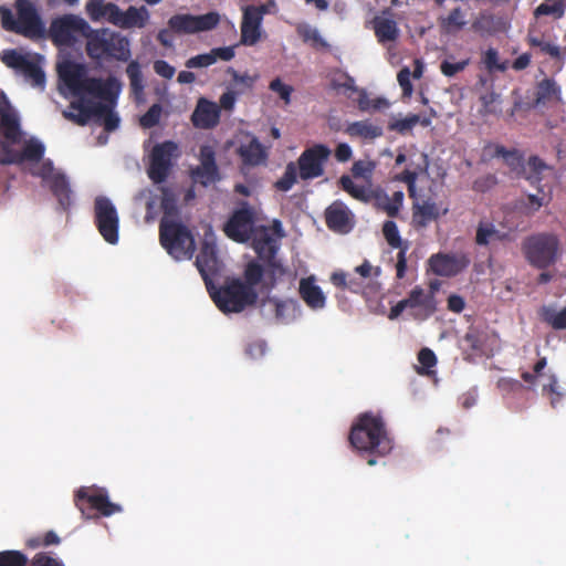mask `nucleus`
Returning <instances> with one entry per match:
<instances>
[{"mask_svg":"<svg viewBox=\"0 0 566 566\" xmlns=\"http://www.w3.org/2000/svg\"><path fill=\"white\" fill-rule=\"evenodd\" d=\"M382 233L391 248H400L401 240L397 224L394 221L388 220L384 223Z\"/></svg>","mask_w":566,"mask_h":566,"instance_id":"obj_62","label":"nucleus"},{"mask_svg":"<svg viewBox=\"0 0 566 566\" xmlns=\"http://www.w3.org/2000/svg\"><path fill=\"white\" fill-rule=\"evenodd\" d=\"M45 148L44 145L35 139H30L23 146L22 151L20 153L19 164L28 160L39 163L42 160Z\"/></svg>","mask_w":566,"mask_h":566,"instance_id":"obj_43","label":"nucleus"},{"mask_svg":"<svg viewBox=\"0 0 566 566\" xmlns=\"http://www.w3.org/2000/svg\"><path fill=\"white\" fill-rule=\"evenodd\" d=\"M297 180V167L294 163H289L285 167L283 176L274 184V187L280 191H289Z\"/></svg>","mask_w":566,"mask_h":566,"instance_id":"obj_48","label":"nucleus"},{"mask_svg":"<svg viewBox=\"0 0 566 566\" xmlns=\"http://www.w3.org/2000/svg\"><path fill=\"white\" fill-rule=\"evenodd\" d=\"M126 74L129 78L133 93L136 95L142 94L144 90V83L139 63L137 61H130L126 67Z\"/></svg>","mask_w":566,"mask_h":566,"instance_id":"obj_45","label":"nucleus"},{"mask_svg":"<svg viewBox=\"0 0 566 566\" xmlns=\"http://www.w3.org/2000/svg\"><path fill=\"white\" fill-rule=\"evenodd\" d=\"M0 128L3 137L11 144L20 142V124L17 114H2L0 116Z\"/></svg>","mask_w":566,"mask_h":566,"instance_id":"obj_36","label":"nucleus"},{"mask_svg":"<svg viewBox=\"0 0 566 566\" xmlns=\"http://www.w3.org/2000/svg\"><path fill=\"white\" fill-rule=\"evenodd\" d=\"M465 24V14L460 7L452 9L447 17L439 19V25L447 34H454L461 31Z\"/></svg>","mask_w":566,"mask_h":566,"instance_id":"obj_34","label":"nucleus"},{"mask_svg":"<svg viewBox=\"0 0 566 566\" xmlns=\"http://www.w3.org/2000/svg\"><path fill=\"white\" fill-rule=\"evenodd\" d=\"M263 272V268L260 263L255 261L249 262L244 270L245 282L243 283L254 289V286L261 282Z\"/></svg>","mask_w":566,"mask_h":566,"instance_id":"obj_53","label":"nucleus"},{"mask_svg":"<svg viewBox=\"0 0 566 566\" xmlns=\"http://www.w3.org/2000/svg\"><path fill=\"white\" fill-rule=\"evenodd\" d=\"M429 168L428 156L420 154V161H410L406 169L395 176V180L407 185L408 195L412 202V222L415 226L424 228L431 221L440 217L439 206L430 198L423 201L419 200L417 193V179L419 175L427 174Z\"/></svg>","mask_w":566,"mask_h":566,"instance_id":"obj_3","label":"nucleus"},{"mask_svg":"<svg viewBox=\"0 0 566 566\" xmlns=\"http://www.w3.org/2000/svg\"><path fill=\"white\" fill-rule=\"evenodd\" d=\"M526 39L528 45L536 49L538 54L547 55L555 62L564 61V54L560 46L548 41L544 33L528 31Z\"/></svg>","mask_w":566,"mask_h":566,"instance_id":"obj_27","label":"nucleus"},{"mask_svg":"<svg viewBox=\"0 0 566 566\" xmlns=\"http://www.w3.org/2000/svg\"><path fill=\"white\" fill-rule=\"evenodd\" d=\"M551 167L538 156H530L525 170H522L524 178L533 186H538L543 180V174Z\"/></svg>","mask_w":566,"mask_h":566,"instance_id":"obj_31","label":"nucleus"},{"mask_svg":"<svg viewBox=\"0 0 566 566\" xmlns=\"http://www.w3.org/2000/svg\"><path fill=\"white\" fill-rule=\"evenodd\" d=\"M346 133L352 137L375 139L382 135V128L369 120H358L349 124L346 128Z\"/></svg>","mask_w":566,"mask_h":566,"instance_id":"obj_32","label":"nucleus"},{"mask_svg":"<svg viewBox=\"0 0 566 566\" xmlns=\"http://www.w3.org/2000/svg\"><path fill=\"white\" fill-rule=\"evenodd\" d=\"M472 30L479 33L491 34L495 32V18L490 13H481L473 22Z\"/></svg>","mask_w":566,"mask_h":566,"instance_id":"obj_50","label":"nucleus"},{"mask_svg":"<svg viewBox=\"0 0 566 566\" xmlns=\"http://www.w3.org/2000/svg\"><path fill=\"white\" fill-rule=\"evenodd\" d=\"M560 101V87L554 78L545 77L535 88V106H548Z\"/></svg>","mask_w":566,"mask_h":566,"instance_id":"obj_28","label":"nucleus"},{"mask_svg":"<svg viewBox=\"0 0 566 566\" xmlns=\"http://www.w3.org/2000/svg\"><path fill=\"white\" fill-rule=\"evenodd\" d=\"M191 178L200 185L207 187L220 180L218 167L201 164L191 169Z\"/></svg>","mask_w":566,"mask_h":566,"instance_id":"obj_38","label":"nucleus"},{"mask_svg":"<svg viewBox=\"0 0 566 566\" xmlns=\"http://www.w3.org/2000/svg\"><path fill=\"white\" fill-rule=\"evenodd\" d=\"M543 394L551 396V405L556 408L557 402L560 400L562 392L558 390V381L555 375L548 376V381L543 385Z\"/></svg>","mask_w":566,"mask_h":566,"instance_id":"obj_63","label":"nucleus"},{"mask_svg":"<svg viewBox=\"0 0 566 566\" xmlns=\"http://www.w3.org/2000/svg\"><path fill=\"white\" fill-rule=\"evenodd\" d=\"M86 53L92 60L127 61L130 57L129 41L108 29L92 30L86 34Z\"/></svg>","mask_w":566,"mask_h":566,"instance_id":"obj_5","label":"nucleus"},{"mask_svg":"<svg viewBox=\"0 0 566 566\" xmlns=\"http://www.w3.org/2000/svg\"><path fill=\"white\" fill-rule=\"evenodd\" d=\"M20 153L11 147L10 142L0 140V165L19 164Z\"/></svg>","mask_w":566,"mask_h":566,"instance_id":"obj_59","label":"nucleus"},{"mask_svg":"<svg viewBox=\"0 0 566 566\" xmlns=\"http://www.w3.org/2000/svg\"><path fill=\"white\" fill-rule=\"evenodd\" d=\"M115 105L104 104V111L96 114L95 123L103 126L106 132H114L119 126V117L114 112Z\"/></svg>","mask_w":566,"mask_h":566,"instance_id":"obj_42","label":"nucleus"},{"mask_svg":"<svg viewBox=\"0 0 566 566\" xmlns=\"http://www.w3.org/2000/svg\"><path fill=\"white\" fill-rule=\"evenodd\" d=\"M352 212L347 206L336 200L325 210V223L334 232L348 233L353 228Z\"/></svg>","mask_w":566,"mask_h":566,"instance_id":"obj_22","label":"nucleus"},{"mask_svg":"<svg viewBox=\"0 0 566 566\" xmlns=\"http://www.w3.org/2000/svg\"><path fill=\"white\" fill-rule=\"evenodd\" d=\"M32 175L42 179L43 185L50 189L62 210L67 211L70 209L72 206V189L69 178L54 167L51 159L42 160L39 168L32 171Z\"/></svg>","mask_w":566,"mask_h":566,"instance_id":"obj_7","label":"nucleus"},{"mask_svg":"<svg viewBox=\"0 0 566 566\" xmlns=\"http://www.w3.org/2000/svg\"><path fill=\"white\" fill-rule=\"evenodd\" d=\"M220 250H200L196 255V266L205 281L207 290L213 289V277L221 276L226 271V264L219 255Z\"/></svg>","mask_w":566,"mask_h":566,"instance_id":"obj_18","label":"nucleus"},{"mask_svg":"<svg viewBox=\"0 0 566 566\" xmlns=\"http://www.w3.org/2000/svg\"><path fill=\"white\" fill-rule=\"evenodd\" d=\"M29 57L15 50H6L1 54V61L10 69L18 72L23 67Z\"/></svg>","mask_w":566,"mask_h":566,"instance_id":"obj_52","label":"nucleus"},{"mask_svg":"<svg viewBox=\"0 0 566 566\" xmlns=\"http://www.w3.org/2000/svg\"><path fill=\"white\" fill-rule=\"evenodd\" d=\"M269 12L266 4L245 6L241 21V43L254 45L261 39V27L264 15Z\"/></svg>","mask_w":566,"mask_h":566,"instance_id":"obj_17","label":"nucleus"},{"mask_svg":"<svg viewBox=\"0 0 566 566\" xmlns=\"http://www.w3.org/2000/svg\"><path fill=\"white\" fill-rule=\"evenodd\" d=\"M219 120L220 109L218 105L205 97L199 98L191 115L193 126L200 129H211L218 125Z\"/></svg>","mask_w":566,"mask_h":566,"instance_id":"obj_24","label":"nucleus"},{"mask_svg":"<svg viewBox=\"0 0 566 566\" xmlns=\"http://www.w3.org/2000/svg\"><path fill=\"white\" fill-rule=\"evenodd\" d=\"M469 263L470 260L463 253L438 252L429 259L430 270L440 276H454Z\"/></svg>","mask_w":566,"mask_h":566,"instance_id":"obj_19","label":"nucleus"},{"mask_svg":"<svg viewBox=\"0 0 566 566\" xmlns=\"http://www.w3.org/2000/svg\"><path fill=\"white\" fill-rule=\"evenodd\" d=\"M126 74L129 78L133 93L136 95L142 94L144 90V83L139 63L137 61H130L126 67Z\"/></svg>","mask_w":566,"mask_h":566,"instance_id":"obj_46","label":"nucleus"},{"mask_svg":"<svg viewBox=\"0 0 566 566\" xmlns=\"http://www.w3.org/2000/svg\"><path fill=\"white\" fill-rule=\"evenodd\" d=\"M491 234H494V224L490 222H480L475 241L479 245L491 244Z\"/></svg>","mask_w":566,"mask_h":566,"instance_id":"obj_64","label":"nucleus"},{"mask_svg":"<svg viewBox=\"0 0 566 566\" xmlns=\"http://www.w3.org/2000/svg\"><path fill=\"white\" fill-rule=\"evenodd\" d=\"M557 250H526L527 261L537 269H546L556 260Z\"/></svg>","mask_w":566,"mask_h":566,"instance_id":"obj_41","label":"nucleus"},{"mask_svg":"<svg viewBox=\"0 0 566 566\" xmlns=\"http://www.w3.org/2000/svg\"><path fill=\"white\" fill-rule=\"evenodd\" d=\"M298 294L306 306L313 311H319L326 306V295L316 284L314 275L300 280Z\"/></svg>","mask_w":566,"mask_h":566,"instance_id":"obj_25","label":"nucleus"},{"mask_svg":"<svg viewBox=\"0 0 566 566\" xmlns=\"http://www.w3.org/2000/svg\"><path fill=\"white\" fill-rule=\"evenodd\" d=\"M159 241L163 248H195V239L190 229L175 218H161Z\"/></svg>","mask_w":566,"mask_h":566,"instance_id":"obj_14","label":"nucleus"},{"mask_svg":"<svg viewBox=\"0 0 566 566\" xmlns=\"http://www.w3.org/2000/svg\"><path fill=\"white\" fill-rule=\"evenodd\" d=\"M20 73L32 84V86L44 88L45 73L39 62L29 59L20 70Z\"/></svg>","mask_w":566,"mask_h":566,"instance_id":"obj_37","label":"nucleus"},{"mask_svg":"<svg viewBox=\"0 0 566 566\" xmlns=\"http://www.w3.org/2000/svg\"><path fill=\"white\" fill-rule=\"evenodd\" d=\"M78 99L72 101L69 111L63 113L64 117L78 126L87 125L92 119L95 120L96 114L104 111V104L77 96Z\"/></svg>","mask_w":566,"mask_h":566,"instance_id":"obj_20","label":"nucleus"},{"mask_svg":"<svg viewBox=\"0 0 566 566\" xmlns=\"http://www.w3.org/2000/svg\"><path fill=\"white\" fill-rule=\"evenodd\" d=\"M558 238L553 233H538L525 242L523 248H558Z\"/></svg>","mask_w":566,"mask_h":566,"instance_id":"obj_47","label":"nucleus"},{"mask_svg":"<svg viewBox=\"0 0 566 566\" xmlns=\"http://www.w3.org/2000/svg\"><path fill=\"white\" fill-rule=\"evenodd\" d=\"M74 503L86 517H91L88 511H97L103 516L122 512L120 505L111 502L105 492L91 488L78 489L74 496Z\"/></svg>","mask_w":566,"mask_h":566,"instance_id":"obj_11","label":"nucleus"},{"mask_svg":"<svg viewBox=\"0 0 566 566\" xmlns=\"http://www.w3.org/2000/svg\"><path fill=\"white\" fill-rule=\"evenodd\" d=\"M90 29V24L83 18L75 14H64L52 20L49 35L55 45L69 46L74 44L77 35L86 38Z\"/></svg>","mask_w":566,"mask_h":566,"instance_id":"obj_10","label":"nucleus"},{"mask_svg":"<svg viewBox=\"0 0 566 566\" xmlns=\"http://www.w3.org/2000/svg\"><path fill=\"white\" fill-rule=\"evenodd\" d=\"M494 156L503 158L505 165L512 171L520 174L522 170H525L524 156L518 149H506L502 145H496Z\"/></svg>","mask_w":566,"mask_h":566,"instance_id":"obj_35","label":"nucleus"},{"mask_svg":"<svg viewBox=\"0 0 566 566\" xmlns=\"http://www.w3.org/2000/svg\"><path fill=\"white\" fill-rule=\"evenodd\" d=\"M28 557L20 551L0 552V566H27Z\"/></svg>","mask_w":566,"mask_h":566,"instance_id":"obj_51","label":"nucleus"},{"mask_svg":"<svg viewBox=\"0 0 566 566\" xmlns=\"http://www.w3.org/2000/svg\"><path fill=\"white\" fill-rule=\"evenodd\" d=\"M375 168L376 164L371 160H357L352 166V175L354 178H363L370 181Z\"/></svg>","mask_w":566,"mask_h":566,"instance_id":"obj_55","label":"nucleus"},{"mask_svg":"<svg viewBox=\"0 0 566 566\" xmlns=\"http://www.w3.org/2000/svg\"><path fill=\"white\" fill-rule=\"evenodd\" d=\"M348 441L370 467L377 463V458L386 457L394 449L392 439L389 437L382 417L373 411H366L356 417Z\"/></svg>","mask_w":566,"mask_h":566,"instance_id":"obj_1","label":"nucleus"},{"mask_svg":"<svg viewBox=\"0 0 566 566\" xmlns=\"http://www.w3.org/2000/svg\"><path fill=\"white\" fill-rule=\"evenodd\" d=\"M248 140L241 142L235 153L242 167L253 168L265 165L269 158L266 147L254 135L247 134Z\"/></svg>","mask_w":566,"mask_h":566,"instance_id":"obj_21","label":"nucleus"},{"mask_svg":"<svg viewBox=\"0 0 566 566\" xmlns=\"http://www.w3.org/2000/svg\"><path fill=\"white\" fill-rule=\"evenodd\" d=\"M406 310L410 311V315L416 319H427L437 311V301L433 291H424L420 286L413 287L408 297L399 301L390 308L389 319H396Z\"/></svg>","mask_w":566,"mask_h":566,"instance_id":"obj_8","label":"nucleus"},{"mask_svg":"<svg viewBox=\"0 0 566 566\" xmlns=\"http://www.w3.org/2000/svg\"><path fill=\"white\" fill-rule=\"evenodd\" d=\"M29 566H65V564L48 552H39L32 557Z\"/></svg>","mask_w":566,"mask_h":566,"instance_id":"obj_61","label":"nucleus"},{"mask_svg":"<svg viewBox=\"0 0 566 566\" xmlns=\"http://www.w3.org/2000/svg\"><path fill=\"white\" fill-rule=\"evenodd\" d=\"M418 361L421 365L418 373L421 375H429L431 373V368L437 364V356L433 350L428 347H423L418 353Z\"/></svg>","mask_w":566,"mask_h":566,"instance_id":"obj_54","label":"nucleus"},{"mask_svg":"<svg viewBox=\"0 0 566 566\" xmlns=\"http://www.w3.org/2000/svg\"><path fill=\"white\" fill-rule=\"evenodd\" d=\"M284 235L281 221L275 219L271 224H255L250 240L252 248H276Z\"/></svg>","mask_w":566,"mask_h":566,"instance_id":"obj_23","label":"nucleus"},{"mask_svg":"<svg viewBox=\"0 0 566 566\" xmlns=\"http://www.w3.org/2000/svg\"><path fill=\"white\" fill-rule=\"evenodd\" d=\"M331 283L342 290L349 291L353 293H360L364 287L361 279L355 277L353 274L346 273L342 270L334 271L329 277Z\"/></svg>","mask_w":566,"mask_h":566,"instance_id":"obj_30","label":"nucleus"},{"mask_svg":"<svg viewBox=\"0 0 566 566\" xmlns=\"http://www.w3.org/2000/svg\"><path fill=\"white\" fill-rule=\"evenodd\" d=\"M163 107L159 103L153 104L148 111L140 117L139 124L143 128H151L159 124Z\"/></svg>","mask_w":566,"mask_h":566,"instance_id":"obj_56","label":"nucleus"},{"mask_svg":"<svg viewBox=\"0 0 566 566\" xmlns=\"http://www.w3.org/2000/svg\"><path fill=\"white\" fill-rule=\"evenodd\" d=\"M207 291L222 313H240L247 306L253 305L258 298L254 289L235 277H228L220 287L213 284V289Z\"/></svg>","mask_w":566,"mask_h":566,"instance_id":"obj_6","label":"nucleus"},{"mask_svg":"<svg viewBox=\"0 0 566 566\" xmlns=\"http://www.w3.org/2000/svg\"><path fill=\"white\" fill-rule=\"evenodd\" d=\"M57 73L74 96L90 95L103 104L116 105L122 91V83L116 77H88L85 66L72 61L60 64Z\"/></svg>","mask_w":566,"mask_h":566,"instance_id":"obj_2","label":"nucleus"},{"mask_svg":"<svg viewBox=\"0 0 566 566\" xmlns=\"http://www.w3.org/2000/svg\"><path fill=\"white\" fill-rule=\"evenodd\" d=\"M542 321L551 325L554 329H566V306L556 312L552 306L544 305L539 310Z\"/></svg>","mask_w":566,"mask_h":566,"instance_id":"obj_40","label":"nucleus"},{"mask_svg":"<svg viewBox=\"0 0 566 566\" xmlns=\"http://www.w3.org/2000/svg\"><path fill=\"white\" fill-rule=\"evenodd\" d=\"M403 198L405 195L402 191H395L392 197H389L384 189L376 187L374 188L369 203L377 210L385 212L388 217L395 218L402 207Z\"/></svg>","mask_w":566,"mask_h":566,"instance_id":"obj_26","label":"nucleus"},{"mask_svg":"<svg viewBox=\"0 0 566 566\" xmlns=\"http://www.w3.org/2000/svg\"><path fill=\"white\" fill-rule=\"evenodd\" d=\"M220 21L217 12H208L201 15L175 14L169 21V28L180 34H191L197 32L210 31L214 29Z\"/></svg>","mask_w":566,"mask_h":566,"instance_id":"obj_15","label":"nucleus"},{"mask_svg":"<svg viewBox=\"0 0 566 566\" xmlns=\"http://www.w3.org/2000/svg\"><path fill=\"white\" fill-rule=\"evenodd\" d=\"M420 122V116L417 114H410L405 118L397 119L390 125V129L398 132L399 134H406L410 132Z\"/></svg>","mask_w":566,"mask_h":566,"instance_id":"obj_60","label":"nucleus"},{"mask_svg":"<svg viewBox=\"0 0 566 566\" xmlns=\"http://www.w3.org/2000/svg\"><path fill=\"white\" fill-rule=\"evenodd\" d=\"M94 219L98 232L109 244L118 241L119 219L113 202L105 196H98L94 201Z\"/></svg>","mask_w":566,"mask_h":566,"instance_id":"obj_13","label":"nucleus"},{"mask_svg":"<svg viewBox=\"0 0 566 566\" xmlns=\"http://www.w3.org/2000/svg\"><path fill=\"white\" fill-rule=\"evenodd\" d=\"M565 13V6L562 1H556L553 4L541 3L534 11L535 17L554 15L560 19Z\"/></svg>","mask_w":566,"mask_h":566,"instance_id":"obj_58","label":"nucleus"},{"mask_svg":"<svg viewBox=\"0 0 566 566\" xmlns=\"http://www.w3.org/2000/svg\"><path fill=\"white\" fill-rule=\"evenodd\" d=\"M375 36L380 44L395 42L399 38V28L395 20L376 15L371 20Z\"/></svg>","mask_w":566,"mask_h":566,"instance_id":"obj_29","label":"nucleus"},{"mask_svg":"<svg viewBox=\"0 0 566 566\" xmlns=\"http://www.w3.org/2000/svg\"><path fill=\"white\" fill-rule=\"evenodd\" d=\"M160 191H161L160 207L164 212L163 217H167V218L177 217L179 213V210H178V206H177L176 193L174 192V190H171L168 187H160Z\"/></svg>","mask_w":566,"mask_h":566,"instance_id":"obj_44","label":"nucleus"},{"mask_svg":"<svg viewBox=\"0 0 566 566\" xmlns=\"http://www.w3.org/2000/svg\"><path fill=\"white\" fill-rule=\"evenodd\" d=\"M297 34L304 42H312L314 45H318L321 48H326L328 45L327 42L321 36L318 30L308 24L298 25Z\"/></svg>","mask_w":566,"mask_h":566,"instance_id":"obj_49","label":"nucleus"},{"mask_svg":"<svg viewBox=\"0 0 566 566\" xmlns=\"http://www.w3.org/2000/svg\"><path fill=\"white\" fill-rule=\"evenodd\" d=\"M462 342L465 348L471 349L473 352L481 350L484 345V339L480 331L476 328L470 327L465 335L462 338Z\"/></svg>","mask_w":566,"mask_h":566,"instance_id":"obj_57","label":"nucleus"},{"mask_svg":"<svg viewBox=\"0 0 566 566\" xmlns=\"http://www.w3.org/2000/svg\"><path fill=\"white\" fill-rule=\"evenodd\" d=\"M179 156L180 149L177 143L165 140L156 144L149 155L148 178L157 185L166 181L172 169L174 160Z\"/></svg>","mask_w":566,"mask_h":566,"instance_id":"obj_9","label":"nucleus"},{"mask_svg":"<svg viewBox=\"0 0 566 566\" xmlns=\"http://www.w3.org/2000/svg\"><path fill=\"white\" fill-rule=\"evenodd\" d=\"M255 226L254 211L244 206L235 210L224 224V233L238 243H245L250 240Z\"/></svg>","mask_w":566,"mask_h":566,"instance_id":"obj_16","label":"nucleus"},{"mask_svg":"<svg viewBox=\"0 0 566 566\" xmlns=\"http://www.w3.org/2000/svg\"><path fill=\"white\" fill-rule=\"evenodd\" d=\"M339 185L342 189L349 193L354 199L364 203H369L371 193L374 191V188L370 186L356 185L347 175H343L339 178Z\"/></svg>","mask_w":566,"mask_h":566,"instance_id":"obj_33","label":"nucleus"},{"mask_svg":"<svg viewBox=\"0 0 566 566\" xmlns=\"http://www.w3.org/2000/svg\"><path fill=\"white\" fill-rule=\"evenodd\" d=\"M13 11L8 7H0V22L3 30L22 35L28 39L43 38L44 22L31 0H15Z\"/></svg>","mask_w":566,"mask_h":566,"instance_id":"obj_4","label":"nucleus"},{"mask_svg":"<svg viewBox=\"0 0 566 566\" xmlns=\"http://www.w3.org/2000/svg\"><path fill=\"white\" fill-rule=\"evenodd\" d=\"M332 151L324 144H315L303 150L297 159L296 167L302 180H313L325 174V165Z\"/></svg>","mask_w":566,"mask_h":566,"instance_id":"obj_12","label":"nucleus"},{"mask_svg":"<svg viewBox=\"0 0 566 566\" xmlns=\"http://www.w3.org/2000/svg\"><path fill=\"white\" fill-rule=\"evenodd\" d=\"M149 18L148 10L145 7L136 8L130 6L126 11L123 20V29L144 28Z\"/></svg>","mask_w":566,"mask_h":566,"instance_id":"obj_39","label":"nucleus"}]
</instances>
